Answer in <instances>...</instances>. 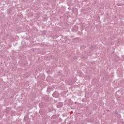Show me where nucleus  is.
I'll use <instances>...</instances> for the list:
<instances>
[{
	"label": "nucleus",
	"mask_w": 124,
	"mask_h": 124,
	"mask_svg": "<svg viewBox=\"0 0 124 124\" xmlns=\"http://www.w3.org/2000/svg\"><path fill=\"white\" fill-rule=\"evenodd\" d=\"M56 93H53V96H55V94H56Z\"/></svg>",
	"instance_id": "f257e3e1"
}]
</instances>
